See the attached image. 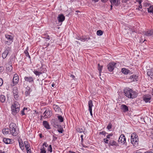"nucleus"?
Returning a JSON list of instances; mask_svg holds the SVG:
<instances>
[{"label":"nucleus","mask_w":153,"mask_h":153,"mask_svg":"<svg viewBox=\"0 0 153 153\" xmlns=\"http://www.w3.org/2000/svg\"><path fill=\"white\" fill-rule=\"evenodd\" d=\"M147 74L151 78L153 79V68L147 71Z\"/></svg>","instance_id":"17"},{"label":"nucleus","mask_w":153,"mask_h":153,"mask_svg":"<svg viewBox=\"0 0 153 153\" xmlns=\"http://www.w3.org/2000/svg\"><path fill=\"white\" fill-rule=\"evenodd\" d=\"M48 150V151H49L50 152H52V148L51 145H50L49 146Z\"/></svg>","instance_id":"40"},{"label":"nucleus","mask_w":153,"mask_h":153,"mask_svg":"<svg viewBox=\"0 0 153 153\" xmlns=\"http://www.w3.org/2000/svg\"><path fill=\"white\" fill-rule=\"evenodd\" d=\"M43 125L44 127L47 129H50L51 128L50 126L48 123L46 121H44L43 122Z\"/></svg>","instance_id":"18"},{"label":"nucleus","mask_w":153,"mask_h":153,"mask_svg":"<svg viewBox=\"0 0 153 153\" xmlns=\"http://www.w3.org/2000/svg\"><path fill=\"white\" fill-rule=\"evenodd\" d=\"M142 2V0H135V3L136 4V6L137 7L136 8V10L141 11H142L141 10L142 7L141 4Z\"/></svg>","instance_id":"5"},{"label":"nucleus","mask_w":153,"mask_h":153,"mask_svg":"<svg viewBox=\"0 0 153 153\" xmlns=\"http://www.w3.org/2000/svg\"><path fill=\"white\" fill-rule=\"evenodd\" d=\"M87 39L86 38H84L83 37H81L79 40H80L81 41L84 42Z\"/></svg>","instance_id":"44"},{"label":"nucleus","mask_w":153,"mask_h":153,"mask_svg":"<svg viewBox=\"0 0 153 153\" xmlns=\"http://www.w3.org/2000/svg\"><path fill=\"white\" fill-rule=\"evenodd\" d=\"M121 108L124 112H126L128 111V107L125 105H122Z\"/></svg>","instance_id":"22"},{"label":"nucleus","mask_w":153,"mask_h":153,"mask_svg":"<svg viewBox=\"0 0 153 153\" xmlns=\"http://www.w3.org/2000/svg\"><path fill=\"white\" fill-rule=\"evenodd\" d=\"M103 140H104V142L105 143H108V139H107V138H104V139Z\"/></svg>","instance_id":"52"},{"label":"nucleus","mask_w":153,"mask_h":153,"mask_svg":"<svg viewBox=\"0 0 153 153\" xmlns=\"http://www.w3.org/2000/svg\"><path fill=\"white\" fill-rule=\"evenodd\" d=\"M58 117L59 120L60 122H62L63 121V119L61 116H58Z\"/></svg>","instance_id":"38"},{"label":"nucleus","mask_w":153,"mask_h":153,"mask_svg":"<svg viewBox=\"0 0 153 153\" xmlns=\"http://www.w3.org/2000/svg\"><path fill=\"white\" fill-rule=\"evenodd\" d=\"M6 68L7 71H11L13 68V67L11 65H6Z\"/></svg>","instance_id":"24"},{"label":"nucleus","mask_w":153,"mask_h":153,"mask_svg":"<svg viewBox=\"0 0 153 153\" xmlns=\"http://www.w3.org/2000/svg\"><path fill=\"white\" fill-rule=\"evenodd\" d=\"M101 1L103 3H105L108 0H101Z\"/></svg>","instance_id":"59"},{"label":"nucleus","mask_w":153,"mask_h":153,"mask_svg":"<svg viewBox=\"0 0 153 153\" xmlns=\"http://www.w3.org/2000/svg\"><path fill=\"white\" fill-rule=\"evenodd\" d=\"M91 115L92 116L93 114L92 113V109H89Z\"/></svg>","instance_id":"56"},{"label":"nucleus","mask_w":153,"mask_h":153,"mask_svg":"<svg viewBox=\"0 0 153 153\" xmlns=\"http://www.w3.org/2000/svg\"><path fill=\"white\" fill-rule=\"evenodd\" d=\"M93 1H94L95 2H97L99 0H91Z\"/></svg>","instance_id":"62"},{"label":"nucleus","mask_w":153,"mask_h":153,"mask_svg":"<svg viewBox=\"0 0 153 153\" xmlns=\"http://www.w3.org/2000/svg\"><path fill=\"white\" fill-rule=\"evenodd\" d=\"M26 150L27 151V153H31L30 149H26Z\"/></svg>","instance_id":"54"},{"label":"nucleus","mask_w":153,"mask_h":153,"mask_svg":"<svg viewBox=\"0 0 153 153\" xmlns=\"http://www.w3.org/2000/svg\"><path fill=\"white\" fill-rule=\"evenodd\" d=\"M147 10L149 13H152L153 14V5L150 6Z\"/></svg>","instance_id":"26"},{"label":"nucleus","mask_w":153,"mask_h":153,"mask_svg":"<svg viewBox=\"0 0 153 153\" xmlns=\"http://www.w3.org/2000/svg\"><path fill=\"white\" fill-rule=\"evenodd\" d=\"M19 145L20 148L22 150H23L24 149V144L22 142H19Z\"/></svg>","instance_id":"34"},{"label":"nucleus","mask_w":153,"mask_h":153,"mask_svg":"<svg viewBox=\"0 0 153 153\" xmlns=\"http://www.w3.org/2000/svg\"><path fill=\"white\" fill-rule=\"evenodd\" d=\"M102 67H103L102 66H100V64H98V69L99 71L100 75H101V71H102Z\"/></svg>","instance_id":"31"},{"label":"nucleus","mask_w":153,"mask_h":153,"mask_svg":"<svg viewBox=\"0 0 153 153\" xmlns=\"http://www.w3.org/2000/svg\"><path fill=\"white\" fill-rule=\"evenodd\" d=\"M25 80L30 83H32L34 82V78L31 76H25L24 78Z\"/></svg>","instance_id":"12"},{"label":"nucleus","mask_w":153,"mask_h":153,"mask_svg":"<svg viewBox=\"0 0 153 153\" xmlns=\"http://www.w3.org/2000/svg\"><path fill=\"white\" fill-rule=\"evenodd\" d=\"M58 131L59 133H62L63 131L62 130H58Z\"/></svg>","instance_id":"61"},{"label":"nucleus","mask_w":153,"mask_h":153,"mask_svg":"<svg viewBox=\"0 0 153 153\" xmlns=\"http://www.w3.org/2000/svg\"><path fill=\"white\" fill-rule=\"evenodd\" d=\"M53 108L56 112H61V109L57 105L54 104L53 105Z\"/></svg>","instance_id":"15"},{"label":"nucleus","mask_w":153,"mask_h":153,"mask_svg":"<svg viewBox=\"0 0 153 153\" xmlns=\"http://www.w3.org/2000/svg\"><path fill=\"white\" fill-rule=\"evenodd\" d=\"M109 144H110V145L112 146H117L118 145L116 143V142L114 140L111 141Z\"/></svg>","instance_id":"30"},{"label":"nucleus","mask_w":153,"mask_h":153,"mask_svg":"<svg viewBox=\"0 0 153 153\" xmlns=\"http://www.w3.org/2000/svg\"><path fill=\"white\" fill-rule=\"evenodd\" d=\"M129 0H123L122 1V3H123V5L126 4H128V2L130 3Z\"/></svg>","instance_id":"39"},{"label":"nucleus","mask_w":153,"mask_h":153,"mask_svg":"<svg viewBox=\"0 0 153 153\" xmlns=\"http://www.w3.org/2000/svg\"><path fill=\"white\" fill-rule=\"evenodd\" d=\"M138 138L135 133H133L131 136V142L134 146H136L138 144Z\"/></svg>","instance_id":"4"},{"label":"nucleus","mask_w":153,"mask_h":153,"mask_svg":"<svg viewBox=\"0 0 153 153\" xmlns=\"http://www.w3.org/2000/svg\"><path fill=\"white\" fill-rule=\"evenodd\" d=\"M5 97L4 95H1L0 96V101L1 102H4L5 100Z\"/></svg>","instance_id":"23"},{"label":"nucleus","mask_w":153,"mask_h":153,"mask_svg":"<svg viewBox=\"0 0 153 153\" xmlns=\"http://www.w3.org/2000/svg\"><path fill=\"white\" fill-rule=\"evenodd\" d=\"M24 143V144L25 145V146L29 144L28 142L27 141H25Z\"/></svg>","instance_id":"57"},{"label":"nucleus","mask_w":153,"mask_h":153,"mask_svg":"<svg viewBox=\"0 0 153 153\" xmlns=\"http://www.w3.org/2000/svg\"><path fill=\"white\" fill-rule=\"evenodd\" d=\"M13 93L14 95L15 94H19V91L16 87H14L13 88Z\"/></svg>","instance_id":"28"},{"label":"nucleus","mask_w":153,"mask_h":153,"mask_svg":"<svg viewBox=\"0 0 153 153\" xmlns=\"http://www.w3.org/2000/svg\"><path fill=\"white\" fill-rule=\"evenodd\" d=\"M25 146L26 147V150L30 149V146L29 144H28L27 145Z\"/></svg>","instance_id":"50"},{"label":"nucleus","mask_w":153,"mask_h":153,"mask_svg":"<svg viewBox=\"0 0 153 153\" xmlns=\"http://www.w3.org/2000/svg\"><path fill=\"white\" fill-rule=\"evenodd\" d=\"M17 128L16 124L14 123H12L9 125V130L11 134L13 136H16L18 134Z\"/></svg>","instance_id":"3"},{"label":"nucleus","mask_w":153,"mask_h":153,"mask_svg":"<svg viewBox=\"0 0 153 153\" xmlns=\"http://www.w3.org/2000/svg\"><path fill=\"white\" fill-rule=\"evenodd\" d=\"M124 93L125 95L128 98H135L137 95V93L131 89L125 90Z\"/></svg>","instance_id":"1"},{"label":"nucleus","mask_w":153,"mask_h":153,"mask_svg":"<svg viewBox=\"0 0 153 153\" xmlns=\"http://www.w3.org/2000/svg\"><path fill=\"white\" fill-rule=\"evenodd\" d=\"M116 64V63L114 62L109 63L107 65V67L108 70L110 71H112L114 70Z\"/></svg>","instance_id":"8"},{"label":"nucleus","mask_w":153,"mask_h":153,"mask_svg":"<svg viewBox=\"0 0 153 153\" xmlns=\"http://www.w3.org/2000/svg\"><path fill=\"white\" fill-rule=\"evenodd\" d=\"M113 135V134L112 133L110 134H109L107 136V138L109 139L110 138V136H112Z\"/></svg>","instance_id":"49"},{"label":"nucleus","mask_w":153,"mask_h":153,"mask_svg":"<svg viewBox=\"0 0 153 153\" xmlns=\"http://www.w3.org/2000/svg\"><path fill=\"white\" fill-rule=\"evenodd\" d=\"M112 125L111 123H109L108 126L107 127V128L108 130L111 129L112 127Z\"/></svg>","instance_id":"41"},{"label":"nucleus","mask_w":153,"mask_h":153,"mask_svg":"<svg viewBox=\"0 0 153 153\" xmlns=\"http://www.w3.org/2000/svg\"><path fill=\"white\" fill-rule=\"evenodd\" d=\"M3 83V80L1 78H0V87L1 86Z\"/></svg>","instance_id":"48"},{"label":"nucleus","mask_w":153,"mask_h":153,"mask_svg":"<svg viewBox=\"0 0 153 153\" xmlns=\"http://www.w3.org/2000/svg\"><path fill=\"white\" fill-rule=\"evenodd\" d=\"M130 78L131 79H132V80L133 81H137V77L135 75H133L130 76Z\"/></svg>","instance_id":"29"},{"label":"nucleus","mask_w":153,"mask_h":153,"mask_svg":"<svg viewBox=\"0 0 153 153\" xmlns=\"http://www.w3.org/2000/svg\"><path fill=\"white\" fill-rule=\"evenodd\" d=\"M143 34L145 36H149L153 34V31L152 30H148L144 31Z\"/></svg>","instance_id":"13"},{"label":"nucleus","mask_w":153,"mask_h":153,"mask_svg":"<svg viewBox=\"0 0 153 153\" xmlns=\"http://www.w3.org/2000/svg\"><path fill=\"white\" fill-rule=\"evenodd\" d=\"M27 108H24L21 111V114H22V115H24L25 114L24 113V111L25 110H27Z\"/></svg>","instance_id":"42"},{"label":"nucleus","mask_w":153,"mask_h":153,"mask_svg":"<svg viewBox=\"0 0 153 153\" xmlns=\"http://www.w3.org/2000/svg\"><path fill=\"white\" fill-rule=\"evenodd\" d=\"M5 37L9 41H12L13 42V37L12 35L8 34H6Z\"/></svg>","instance_id":"19"},{"label":"nucleus","mask_w":153,"mask_h":153,"mask_svg":"<svg viewBox=\"0 0 153 153\" xmlns=\"http://www.w3.org/2000/svg\"><path fill=\"white\" fill-rule=\"evenodd\" d=\"M33 73L36 76H39L42 74V72H39L36 70H34Z\"/></svg>","instance_id":"32"},{"label":"nucleus","mask_w":153,"mask_h":153,"mask_svg":"<svg viewBox=\"0 0 153 153\" xmlns=\"http://www.w3.org/2000/svg\"><path fill=\"white\" fill-rule=\"evenodd\" d=\"M88 105L89 107V109H92V108L93 106V104L92 101V100H90L88 102Z\"/></svg>","instance_id":"27"},{"label":"nucleus","mask_w":153,"mask_h":153,"mask_svg":"<svg viewBox=\"0 0 153 153\" xmlns=\"http://www.w3.org/2000/svg\"><path fill=\"white\" fill-rule=\"evenodd\" d=\"M121 71L123 73L125 74H128L129 72V70L125 68H122Z\"/></svg>","instance_id":"25"},{"label":"nucleus","mask_w":153,"mask_h":153,"mask_svg":"<svg viewBox=\"0 0 153 153\" xmlns=\"http://www.w3.org/2000/svg\"><path fill=\"white\" fill-rule=\"evenodd\" d=\"M118 141L121 143L124 144L126 142V139L125 136L123 134H121L118 139Z\"/></svg>","instance_id":"11"},{"label":"nucleus","mask_w":153,"mask_h":153,"mask_svg":"<svg viewBox=\"0 0 153 153\" xmlns=\"http://www.w3.org/2000/svg\"><path fill=\"white\" fill-rule=\"evenodd\" d=\"M53 126L56 128H57L61 126L57 123H54L53 125Z\"/></svg>","instance_id":"36"},{"label":"nucleus","mask_w":153,"mask_h":153,"mask_svg":"<svg viewBox=\"0 0 153 153\" xmlns=\"http://www.w3.org/2000/svg\"><path fill=\"white\" fill-rule=\"evenodd\" d=\"M69 152L71 153H76L75 152H74L73 151H69Z\"/></svg>","instance_id":"64"},{"label":"nucleus","mask_w":153,"mask_h":153,"mask_svg":"<svg viewBox=\"0 0 153 153\" xmlns=\"http://www.w3.org/2000/svg\"><path fill=\"white\" fill-rule=\"evenodd\" d=\"M107 134L106 132L104 131H102L101 132H99V134H102L104 135H105V134Z\"/></svg>","instance_id":"47"},{"label":"nucleus","mask_w":153,"mask_h":153,"mask_svg":"<svg viewBox=\"0 0 153 153\" xmlns=\"http://www.w3.org/2000/svg\"><path fill=\"white\" fill-rule=\"evenodd\" d=\"M14 98L16 100H18L19 97V96L18 94H15L14 95Z\"/></svg>","instance_id":"45"},{"label":"nucleus","mask_w":153,"mask_h":153,"mask_svg":"<svg viewBox=\"0 0 153 153\" xmlns=\"http://www.w3.org/2000/svg\"><path fill=\"white\" fill-rule=\"evenodd\" d=\"M143 100L146 103L148 102H150V100L151 99L152 96L150 94H145L143 96Z\"/></svg>","instance_id":"6"},{"label":"nucleus","mask_w":153,"mask_h":153,"mask_svg":"<svg viewBox=\"0 0 153 153\" xmlns=\"http://www.w3.org/2000/svg\"><path fill=\"white\" fill-rule=\"evenodd\" d=\"M43 36H45L44 37V38L46 39V41H48L50 39V37L47 34H44L43 35Z\"/></svg>","instance_id":"33"},{"label":"nucleus","mask_w":153,"mask_h":153,"mask_svg":"<svg viewBox=\"0 0 153 153\" xmlns=\"http://www.w3.org/2000/svg\"><path fill=\"white\" fill-rule=\"evenodd\" d=\"M19 78L18 75L15 74L14 75L13 80V85H15L17 84L19 82Z\"/></svg>","instance_id":"9"},{"label":"nucleus","mask_w":153,"mask_h":153,"mask_svg":"<svg viewBox=\"0 0 153 153\" xmlns=\"http://www.w3.org/2000/svg\"><path fill=\"white\" fill-rule=\"evenodd\" d=\"M2 132L3 134L5 135L8 134H11L9 129L8 128H5L2 130Z\"/></svg>","instance_id":"16"},{"label":"nucleus","mask_w":153,"mask_h":153,"mask_svg":"<svg viewBox=\"0 0 153 153\" xmlns=\"http://www.w3.org/2000/svg\"><path fill=\"white\" fill-rule=\"evenodd\" d=\"M109 1L112 5L113 6H117L120 3V0H109Z\"/></svg>","instance_id":"10"},{"label":"nucleus","mask_w":153,"mask_h":153,"mask_svg":"<svg viewBox=\"0 0 153 153\" xmlns=\"http://www.w3.org/2000/svg\"><path fill=\"white\" fill-rule=\"evenodd\" d=\"M43 114H45L44 117H45V118H48L51 116L52 113L51 111H50L49 109H48L46 110Z\"/></svg>","instance_id":"7"},{"label":"nucleus","mask_w":153,"mask_h":153,"mask_svg":"<svg viewBox=\"0 0 153 153\" xmlns=\"http://www.w3.org/2000/svg\"><path fill=\"white\" fill-rule=\"evenodd\" d=\"M83 135H82L80 136V137L81 138V142H83Z\"/></svg>","instance_id":"60"},{"label":"nucleus","mask_w":153,"mask_h":153,"mask_svg":"<svg viewBox=\"0 0 153 153\" xmlns=\"http://www.w3.org/2000/svg\"><path fill=\"white\" fill-rule=\"evenodd\" d=\"M53 141H54L56 140L57 139V137H56L54 135L53 136Z\"/></svg>","instance_id":"53"},{"label":"nucleus","mask_w":153,"mask_h":153,"mask_svg":"<svg viewBox=\"0 0 153 153\" xmlns=\"http://www.w3.org/2000/svg\"><path fill=\"white\" fill-rule=\"evenodd\" d=\"M150 5V4L147 3H145L144 4V6L145 7H147Z\"/></svg>","instance_id":"51"},{"label":"nucleus","mask_w":153,"mask_h":153,"mask_svg":"<svg viewBox=\"0 0 153 153\" xmlns=\"http://www.w3.org/2000/svg\"><path fill=\"white\" fill-rule=\"evenodd\" d=\"M8 53V51L7 50H6L4 52L2 53V57L3 59L6 58L7 55Z\"/></svg>","instance_id":"21"},{"label":"nucleus","mask_w":153,"mask_h":153,"mask_svg":"<svg viewBox=\"0 0 153 153\" xmlns=\"http://www.w3.org/2000/svg\"><path fill=\"white\" fill-rule=\"evenodd\" d=\"M3 141L4 143L6 144H10L11 142V140L6 138H4L3 139Z\"/></svg>","instance_id":"20"},{"label":"nucleus","mask_w":153,"mask_h":153,"mask_svg":"<svg viewBox=\"0 0 153 153\" xmlns=\"http://www.w3.org/2000/svg\"><path fill=\"white\" fill-rule=\"evenodd\" d=\"M20 105L19 102L17 101L14 102L11 106L12 113L15 115L19 111Z\"/></svg>","instance_id":"2"},{"label":"nucleus","mask_w":153,"mask_h":153,"mask_svg":"<svg viewBox=\"0 0 153 153\" xmlns=\"http://www.w3.org/2000/svg\"><path fill=\"white\" fill-rule=\"evenodd\" d=\"M43 146H45V147H47V146H48V145L47 144V143H43Z\"/></svg>","instance_id":"58"},{"label":"nucleus","mask_w":153,"mask_h":153,"mask_svg":"<svg viewBox=\"0 0 153 153\" xmlns=\"http://www.w3.org/2000/svg\"><path fill=\"white\" fill-rule=\"evenodd\" d=\"M65 16L62 14L59 15L57 17V19L59 22H63L65 20Z\"/></svg>","instance_id":"14"},{"label":"nucleus","mask_w":153,"mask_h":153,"mask_svg":"<svg viewBox=\"0 0 153 153\" xmlns=\"http://www.w3.org/2000/svg\"><path fill=\"white\" fill-rule=\"evenodd\" d=\"M40 153H46L45 148L43 147V148L40 149Z\"/></svg>","instance_id":"37"},{"label":"nucleus","mask_w":153,"mask_h":153,"mask_svg":"<svg viewBox=\"0 0 153 153\" xmlns=\"http://www.w3.org/2000/svg\"><path fill=\"white\" fill-rule=\"evenodd\" d=\"M70 77L73 78V79H74L75 78V76L73 75H71L70 76Z\"/></svg>","instance_id":"55"},{"label":"nucleus","mask_w":153,"mask_h":153,"mask_svg":"<svg viewBox=\"0 0 153 153\" xmlns=\"http://www.w3.org/2000/svg\"><path fill=\"white\" fill-rule=\"evenodd\" d=\"M144 153H153L152 152H146Z\"/></svg>","instance_id":"63"},{"label":"nucleus","mask_w":153,"mask_h":153,"mask_svg":"<svg viewBox=\"0 0 153 153\" xmlns=\"http://www.w3.org/2000/svg\"><path fill=\"white\" fill-rule=\"evenodd\" d=\"M28 47H27V49L26 50H25V51H24V53H25V54L26 55V56H27V55H28L29 54V53H28Z\"/></svg>","instance_id":"43"},{"label":"nucleus","mask_w":153,"mask_h":153,"mask_svg":"<svg viewBox=\"0 0 153 153\" xmlns=\"http://www.w3.org/2000/svg\"><path fill=\"white\" fill-rule=\"evenodd\" d=\"M30 93V91L28 90V91H26L25 93V94L26 96H27L29 95Z\"/></svg>","instance_id":"46"},{"label":"nucleus","mask_w":153,"mask_h":153,"mask_svg":"<svg viewBox=\"0 0 153 153\" xmlns=\"http://www.w3.org/2000/svg\"><path fill=\"white\" fill-rule=\"evenodd\" d=\"M97 34L98 36H101L103 34V32L101 30H99L97 31Z\"/></svg>","instance_id":"35"}]
</instances>
